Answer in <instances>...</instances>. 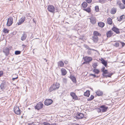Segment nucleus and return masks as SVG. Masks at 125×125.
<instances>
[{
	"mask_svg": "<svg viewBox=\"0 0 125 125\" xmlns=\"http://www.w3.org/2000/svg\"><path fill=\"white\" fill-rule=\"evenodd\" d=\"M60 86V85L59 83H54L51 85V87L49 88L48 91L50 92H51L52 91L57 90L58 89Z\"/></svg>",
	"mask_w": 125,
	"mask_h": 125,
	"instance_id": "1",
	"label": "nucleus"
},
{
	"mask_svg": "<svg viewBox=\"0 0 125 125\" xmlns=\"http://www.w3.org/2000/svg\"><path fill=\"white\" fill-rule=\"evenodd\" d=\"M14 112L17 115H20L21 113V111L19 107L14 106Z\"/></svg>",
	"mask_w": 125,
	"mask_h": 125,
	"instance_id": "2",
	"label": "nucleus"
},
{
	"mask_svg": "<svg viewBox=\"0 0 125 125\" xmlns=\"http://www.w3.org/2000/svg\"><path fill=\"white\" fill-rule=\"evenodd\" d=\"M43 106V104L41 102H39L35 106V109L37 110H39L40 109L42 108Z\"/></svg>",
	"mask_w": 125,
	"mask_h": 125,
	"instance_id": "3",
	"label": "nucleus"
},
{
	"mask_svg": "<svg viewBox=\"0 0 125 125\" xmlns=\"http://www.w3.org/2000/svg\"><path fill=\"white\" fill-rule=\"evenodd\" d=\"M13 23V19L12 17H10L8 19L7 25L9 26L12 25Z\"/></svg>",
	"mask_w": 125,
	"mask_h": 125,
	"instance_id": "4",
	"label": "nucleus"
},
{
	"mask_svg": "<svg viewBox=\"0 0 125 125\" xmlns=\"http://www.w3.org/2000/svg\"><path fill=\"white\" fill-rule=\"evenodd\" d=\"M48 9L49 11L52 13H54L55 10L54 6L52 5H49L48 7Z\"/></svg>",
	"mask_w": 125,
	"mask_h": 125,
	"instance_id": "5",
	"label": "nucleus"
},
{
	"mask_svg": "<svg viewBox=\"0 0 125 125\" xmlns=\"http://www.w3.org/2000/svg\"><path fill=\"white\" fill-rule=\"evenodd\" d=\"M117 3L121 9H123L125 8V5L123 3H121L120 1H117Z\"/></svg>",
	"mask_w": 125,
	"mask_h": 125,
	"instance_id": "6",
	"label": "nucleus"
},
{
	"mask_svg": "<svg viewBox=\"0 0 125 125\" xmlns=\"http://www.w3.org/2000/svg\"><path fill=\"white\" fill-rule=\"evenodd\" d=\"M27 32L25 31H24L23 32V34L21 38V40L22 41L25 40L27 37Z\"/></svg>",
	"mask_w": 125,
	"mask_h": 125,
	"instance_id": "7",
	"label": "nucleus"
},
{
	"mask_svg": "<svg viewBox=\"0 0 125 125\" xmlns=\"http://www.w3.org/2000/svg\"><path fill=\"white\" fill-rule=\"evenodd\" d=\"M83 59L85 61H86L88 63H89L92 60L93 58L91 57L86 56L83 58Z\"/></svg>",
	"mask_w": 125,
	"mask_h": 125,
	"instance_id": "8",
	"label": "nucleus"
},
{
	"mask_svg": "<svg viewBox=\"0 0 125 125\" xmlns=\"http://www.w3.org/2000/svg\"><path fill=\"white\" fill-rule=\"evenodd\" d=\"M52 100L50 99L46 100L44 101V104L45 105H49L51 104L52 103Z\"/></svg>",
	"mask_w": 125,
	"mask_h": 125,
	"instance_id": "9",
	"label": "nucleus"
},
{
	"mask_svg": "<svg viewBox=\"0 0 125 125\" xmlns=\"http://www.w3.org/2000/svg\"><path fill=\"white\" fill-rule=\"evenodd\" d=\"M90 22L93 25L96 22V18L92 16L89 18Z\"/></svg>",
	"mask_w": 125,
	"mask_h": 125,
	"instance_id": "10",
	"label": "nucleus"
},
{
	"mask_svg": "<svg viewBox=\"0 0 125 125\" xmlns=\"http://www.w3.org/2000/svg\"><path fill=\"white\" fill-rule=\"evenodd\" d=\"M84 115L81 113H78L77 114L76 119H80L83 117Z\"/></svg>",
	"mask_w": 125,
	"mask_h": 125,
	"instance_id": "11",
	"label": "nucleus"
},
{
	"mask_svg": "<svg viewBox=\"0 0 125 125\" xmlns=\"http://www.w3.org/2000/svg\"><path fill=\"white\" fill-rule=\"evenodd\" d=\"M70 95L73 97V99L75 100H76L78 99L77 96L76 95L75 93L73 92H71L70 93Z\"/></svg>",
	"mask_w": 125,
	"mask_h": 125,
	"instance_id": "12",
	"label": "nucleus"
},
{
	"mask_svg": "<svg viewBox=\"0 0 125 125\" xmlns=\"http://www.w3.org/2000/svg\"><path fill=\"white\" fill-rule=\"evenodd\" d=\"M25 17H23L21 18L19 20L18 22H17L18 25L21 24L25 20Z\"/></svg>",
	"mask_w": 125,
	"mask_h": 125,
	"instance_id": "13",
	"label": "nucleus"
},
{
	"mask_svg": "<svg viewBox=\"0 0 125 125\" xmlns=\"http://www.w3.org/2000/svg\"><path fill=\"white\" fill-rule=\"evenodd\" d=\"M101 109L102 112H106L107 110L108 107L105 106V105H102L100 107Z\"/></svg>",
	"mask_w": 125,
	"mask_h": 125,
	"instance_id": "14",
	"label": "nucleus"
},
{
	"mask_svg": "<svg viewBox=\"0 0 125 125\" xmlns=\"http://www.w3.org/2000/svg\"><path fill=\"white\" fill-rule=\"evenodd\" d=\"M113 34V32L111 31H109L106 33L107 36L108 38L110 37Z\"/></svg>",
	"mask_w": 125,
	"mask_h": 125,
	"instance_id": "15",
	"label": "nucleus"
},
{
	"mask_svg": "<svg viewBox=\"0 0 125 125\" xmlns=\"http://www.w3.org/2000/svg\"><path fill=\"white\" fill-rule=\"evenodd\" d=\"M10 50L9 48L6 47L3 50V52L7 56L9 53Z\"/></svg>",
	"mask_w": 125,
	"mask_h": 125,
	"instance_id": "16",
	"label": "nucleus"
},
{
	"mask_svg": "<svg viewBox=\"0 0 125 125\" xmlns=\"http://www.w3.org/2000/svg\"><path fill=\"white\" fill-rule=\"evenodd\" d=\"M5 83V82H3L1 84L0 87L1 90H3L5 89L6 87Z\"/></svg>",
	"mask_w": 125,
	"mask_h": 125,
	"instance_id": "17",
	"label": "nucleus"
},
{
	"mask_svg": "<svg viewBox=\"0 0 125 125\" xmlns=\"http://www.w3.org/2000/svg\"><path fill=\"white\" fill-rule=\"evenodd\" d=\"M97 95L98 96H102L103 94V92L102 91L98 90L95 92Z\"/></svg>",
	"mask_w": 125,
	"mask_h": 125,
	"instance_id": "18",
	"label": "nucleus"
},
{
	"mask_svg": "<svg viewBox=\"0 0 125 125\" xmlns=\"http://www.w3.org/2000/svg\"><path fill=\"white\" fill-rule=\"evenodd\" d=\"M61 71L62 75H65L67 73L66 70L64 68H62L61 69Z\"/></svg>",
	"mask_w": 125,
	"mask_h": 125,
	"instance_id": "19",
	"label": "nucleus"
},
{
	"mask_svg": "<svg viewBox=\"0 0 125 125\" xmlns=\"http://www.w3.org/2000/svg\"><path fill=\"white\" fill-rule=\"evenodd\" d=\"M93 36H101V34L99 33L98 31H95L93 32Z\"/></svg>",
	"mask_w": 125,
	"mask_h": 125,
	"instance_id": "20",
	"label": "nucleus"
},
{
	"mask_svg": "<svg viewBox=\"0 0 125 125\" xmlns=\"http://www.w3.org/2000/svg\"><path fill=\"white\" fill-rule=\"evenodd\" d=\"M57 64L58 67H63L64 66V63L63 62L61 61L58 62Z\"/></svg>",
	"mask_w": 125,
	"mask_h": 125,
	"instance_id": "21",
	"label": "nucleus"
},
{
	"mask_svg": "<svg viewBox=\"0 0 125 125\" xmlns=\"http://www.w3.org/2000/svg\"><path fill=\"white\" fill-rule=\"evenodd\" d=\"M92 40L94 42L97 43L98 41V37L97 36H93L92 37Z\"/></svg>",
	"mask_w": 125,
	"mask_h": 125,
	"instance_id": "22",
	"label": "nucleus"
},
{
	"mask_svg": "<svg viewBox=\"0 0 125 125\" xmlns=\"http://www.w3.org/2000/svg\"><path fill=\"white\" fill-rule=\"evenodd\" d=\"M112 30L115 32L117 34H119L120 33L118 29L115 27H114L112 28Z\"/></svg>",
	"mask_w": 125,
	"mask_h": 125,
	"instance_id": "23",
	"label": "nucleus"
},
{
	"mask_svg": "<svg viewBox=\"0 0 125 125\" xmlns=\"http://www.w3.org/2000/svg\"><path fill=\"white\" fill-rule=\"evenodd\" d=\"M101 62L104 65L107 67V63L106 61H105L104 59H102V60H101Z\"/></svg>",
	"mask_w": 125,
	"mask_h": 125,
	"instance_id": "24",
	"label": "nucleus"
},
{
	"mask_svg": "<svg viewBox=\"0 0 125 125\" xmlns=\"http://www.w3.org/2000/svg\"><path fill=\"white\" fill-rule=\"evenodd\" d=\"M70 78L73 82L75 83L76 82V78L74 76H70Z\"/></svg>",
	"mask_w": 125,
	"mask_h": 125,
	"instance_id": "25",
	"label": "nucleus"
},
{
	"mask_svg": "<svg viewBox=\"0 0 125 125\" xmlns=\"http://www.w3.org/2000/svg\"><path fill=\"white\" fill-rule=\"evenodd\" d=\"M116 9L115 8H113L112 9L111 11V13L113 14H114L116 12Z\"/></svg>",
	"mask_w": 125,
	"mask_h": 125,
	"instance_id": "26",
	"label": "nucleus"
},
{
	"mask_svg": "<svg viewBox=\"0 0 125 125\" xmlns=\"http://www.w3.org/2000/svg\"><path fill=\"white\" fill-rule=\"evenodd\" d=\"M98 25L99 26L101 27H103L104 26V23L102 22H98Z\"/></svg>",
	"mask_w": 125,
	"mask_h": 125,
	"instance_id": "27",
	"label": "nucleus"
},
{
	"mask_svg": "<svg viewBox=\"0 0 125 125\" xmlns=\"http://www.w3.org/2000/svg\"><path fill=\"white\" fill-rule=\"evenodd\" d=\"M107 23L111 25L112 24V20L110 18H109L107 19Z\"/></svg>",
	"mask_w": 125,
	"mask_h": 125,
	"instance_id": "28",
	"label": "nucleus"
},
{
	"mask_svg": "<svg viewBox=\"0 0 125 125\" xmlns=\"http://www.w3.org/2000/svg\"><path fill=\"white\" fill-rule=\"evenodd\" d=\"M90 91L89 90H87L86 92L84 93V95L85 96H89L90 95L89 93Z\"/></svg>",
	"mask_w": 125,
	"mask_h": 125,
	"instance_id": "29",
	"label": "nucleus"
},
{
	"mask_svg": "<svg viewBox=\"0 0 125 125\" xmlns=\"http://www.w3.org/2000/svg\"><path fill=\"white\" fill-rule=\"evenodd\" d=\"M102 72H103V76L105 77L106 75L105 74H106L108 73V72L107 70H105Z\"/></svg>",
	"mask_w": 125,
	"mask_h": 125,
	"instance_id": "30",
	"label": "nucleus"
},
{
	"mask_svg": "<svg viewBox=\"0 0 125 125\" xmlns=\"http://www.w3.org/2000/svg\"><path fill=\"white\" fill-rule=\"evenodd\" d=\"M87 6V4L86 2H84L82 4V7L84 8H86Z\"/></svg>",
	"mask_w": 125,
	"mask_h": 125,
	"instance_id": "31",
	"label": "nucleus"
},
{
	"mask_svg": "<svg viewBox=\"0 0 125 125\" xmlns=\"http://www.w3.org/2000/svg\"><path fill=\"white\" fill-rule=\"evenodd\" d=\"M115 43L113 44V45L117 47H118L120 45L119 42L118 41V42L116 41H115Z\"/></svg>",
	"mask_w": 125,
	"mask_h": 125,
	"instance_id": "32",
	"label": "nucleus"
},
{
	"mask_svg": "<svg viewBox=\"0 0 125 125\" xmlns=\"http://www.w3.org/2000/svg\"><path fill=\"white\" fill-rule=\"evenodd\" d=\"M93 71L94 72L97 74H98L99 73V70L96 69V68L94 69Z\"/></svg>",
	"mask_w": 125,
	"mask_h": 125,
	"instance_id": "33",
	"label": "nucleus"
},
{
	"mask_svg": "<svg viewBox=\"0 0 125 125\" xmlns=\"http://www.w3.org/2000/svg\"><path fill=\"white\" fill-rule=\"evenodd\" d=\"M94 98V96L93 95H91L89 98L87 99V100L88 101H91Z\"/></svg>",
	"mask_w": 125,
	"mask_h": 125,
	"instance_id": "34",
	"label": "nucleus"
},
{
	"mask_svg": "<svg viewBox=\"0 0 125 125\" xmlns=\"http://www.w3.org/2000/svg\"><path fill=\"white\" fill-rule=\"evenodd\" d=\"M84 10L86 11L88 13H89L91 11V9L90 8L88 7L86 9H84Z\"/></svg>",
	"mask_w": 125,
	"mask_h": 125,
	"instance_id": "35",
	"label": "nucleus"
},
{
	"mask_svg": "<svg viewBox=\"0 0 125 125\" xmlns=\"http://www.w3.org/2000/svg\"><path fill=\"white\" fill-rule=\"evenodd\" d=\"M108 74L107 75H106V77H111V76L114 74V73H107Z\"/></svg>",
	"mask_w": 125,
	"mask_h": 125,
	"instance_id": "36",
	"label": "nucleus"
},
{
	"mask_svg": "<svg viewBox=\"0 0 125 125\" xmlns=\"http://www.w3.org/2000/svg\"><path fill=\"white\" fill-rule=\"evenodd\" d=\"M118 42H119L120 45H122V47H124L125 45V43L119 41Z\"/></svg>",
	"mask_w": 125,
	"mask_h": 125,
	"instance_id": "37",
	"label": "nucleus"
},
{
	"mask_svg": "<svg viewBox=\"0 0 125 125\" xmlns=\"http://www.w3.org/2000/svg\"><path fill=\"white\" fill-rule=\"evenodd\" d=\"M98 66L97 63H94L93 65V67L94 69L96 68V67Z\"/></svg>",
	"mask_w": 125,
	"mask_h": 125,
	"instance_id": "38",
	"label": "nucleus"
},
{
	"mask_svg": "<svg viewBox=\"0 0 125 125\" xmlns=\"http://www.w3.org/2000/svg\"><path fill=\"white\" fill-rule=\"evenodd\" d=\"M21 52L19 51H17L15 52V54L16 55H18L21 53Z\"/></svg>",
	"mask_w": 125,
	"mask_h": 125,
	"instance_id": "39",
	"label": "nucleus"
},
{
	"mask_svg": "<svg viewBox=\"0 0 125 125\" xmlns=\"http://www.w3.org/2000/svg\"><path fill=\"white\" fill-rule=\"evenodd\" d=\"M98 2L101 3H104L105 2V0H98Z\"/></svg>",
	"mask_w": 125,
	"mask_h": 125,
	"instance_id": "40",
	"label": "nucleus"
},
{
	"mask_svg": "<svg viewBox=\"0 0 125 125\" xmlns=\"http://www.w3.org/2000/svg\"><path fill=\"white\" fill-rule=\"evenodd\" d=\"M3 31L5 33H9V31L7 29L4 28L3 29Z\"/></svg>",
	"mask_w": 125,
	"mask_h": 125,
	"instance_id": "41",
	"label": "nucleus"
},
{
	"mask_svg": "<svg viewBox=\"0 0 125 125\" xmlns=\"http://www.w3.org/2000/svg\"><path fill=\"white\" fill-rule=\"evenodd\" d=\"M62 81L63 82L65 83H67V79L66 78H63L62 79Z\"/></svg>",
	"mask_w": 125,
	"mask_h": 125,
	"instance_id": "42",
	"label": "nucleus"
},
{
	"mask_svg": "<svg viewBox=\"0 0 125 125\" xmlns=\"http://www.w3.org/2000/svg\"><path fill=\"white\" fill-rule=\"evenodd\" d=\"M95 10L96 12L98 11L99 10L98 6H96L95 7Z\"/></svg>",
	"mask_w": 125,
	"mask_h": 125,
	"instance_id": "43",
	"label": "nucleus"
},
{
	"mask_svg": "<svg viewBox=\"0 0 125 125\" xmlns=\"http://www.w3.org/2000/svg\"><path fill=\"white\" fill-rule=\"evenodd\" d=\"M84 47L87 49H88V50H90V49H91V48H90L89 47V46L88 45H85Z\"/></svg>",
	"mask_w": 125,
	"mask_h": 125,
	"instance_id": "44",
	"label": "nucleus"
},
{
	"mask_svg": "<svg viewBox=\"0 0 125 125\" xmlns=\"http://www.w3.org/2000/svg\"><path fill=\"white\" fill-rule=\"evenodd\" d=\"M43 124L44 125H51L50 124L46 122H43Z\"/></svg>",
	"mask_w": 125,
	"mask_h": 125,
	"instance_id": "45",
	"label": "nucleus"
},
{
	"mask_svg": "<svg viewBox=\"0 0 125 125\" xmlns=\"http://www.w3.org/2000/svg\"><path fill=\"white\" fill-rule=\"evenodd\" d=\"M122 20L123 19L125 18V16L124 15H123L120 17Z\"/></svg>",
	"mask_w": 125,
	"mask_h": 125,
	"instance_id": "46",
	"label": "nucleus"
},
{
	"mask_svg": "<svg viewBox=\"0 0 125 125\" xmlns=\"http://www.w3.org/2000/svg\"><path fill=\"white\" fill-rule=\"evenodd\" d=\"M88 50L87 51V53L88 55H90L92 53V52L91 51L89 50Z\"/></svg>",
	"mask_w": 125,
	"mask_h": 125,
	"instance_id": "47",
	"label": "nucleus"
},
{
	"mask_svg": "<svg viewBox=\"0 0 125 125\" xmlns=\"http://www.w3.org/2000/svg\"><path fill=\"white\" fill-rule=\"evenodd\" d=\"M85 0L88 3H90L92 1V0Z\"/></svg>",
	"mask_w": 125,
	"mask_h": 125,
	"instance_id": "48",
	"label": "nucleus"
},
{
	"mask_svg": "<svg viewBox=\"0 0 125 125\" xmlns=\"http://www.w3.org/2000/svg\"><path fill=\"white\" fill-rule=\"evenodd\" d=\"M90 75L91 76H93L94 78H95V77H97V78H98V76H96V75L93 74H90Z\"/></svg>",
	"mask_w": 125,
	"mask_h": 125,
	"instance_id": "49",
	"label": "nucleus"
},
{
	"mask_svg": "<svg viewBox=\"0 0 125 125\" xmlns=\"http://www.w3.org/2000/svg\"><path fill=\"white\" fill-rule=\"evenodd\" d=\"M3 74V72L2 71H0V77Z\"/></svg>",
	"mask_w": 125,
	"mask_h": 125,
	"instance_id": "50",
	"label": "nucleus"
},
{
	"mask_svg": "<svg viewBox=\"0 0 125 125\" xmlns=\"http://www.w3.org/2000/svg\"><path fill=\"white\" fill-rule=\"evenodd\" d=\"M97 111L98 112H102L101 111V109L100 108H99L97 109Z\"/></svg>",
	"mask_w": 125,
	"mask_h": 125,
	"instance_id": "51",
	"label": "nucleus"
},
{
	"mask_svg": "<svg viewBox=\"0 0 125 125\" xmlns=\"http://www.w3.org/2000/svg\"><path fill=\"white\" fill-rule=\"evenodd\" d=\"M117 19L118 21H120L122 20L121 19V18H120V17H118L117 18Z\"/></svg>",
	"mask_w": 125,
	"mask_h": 125,
	"instance_id": "52",
	"label": "nucleus"
},
{
	"mask_svg": "<svg viewBox=\"0 0 125 125\" xmlns=\"http://www.w3.org/2000/svg\"><path fill=\"white\" fill-rule=\"evenodd\" d=\"M37 123L36 122H34L32 123L31 125H36Z\"/></svg>",
	"mask_w": 125,
	"mask_h": 125,
	"instance_id": "53",
	"label": "nucleus"
},
{
	"mask_svg": "<svg viewBox=\"0 0 125 125\" xmlns=\"http://www.w3.org/2000/svg\"><path fill=\"white\" fill-rule=\"evenodd\" d=\"M64 63L65 64H67L68 63V62L66 60H65L64 62Z\"/></svg>",
	"mask_w": 125,
	"mask_h": 125,
	"instance_id": "54",
	"label": "nucleus"
},
{
	"mask_svg": "<svg viewBox=\"0 0 125 125\" xmlns=\"http://www.w3.org/2000/svg\"><path fill=\"white\" fill-rule=\"evenodd\" d=\"M105 69V67H103L102 69H101V71L102 72L103 71H104V70Z\"/></svg>",
	"mask_w": 125,
	"mask_h": 125,
	"instance_id": "55",
	"label": "nucleus"
},
{
	"mask_svg": "<svg viewBox=\"0 0 125 125\" xmlns=\"http://www.w3.org/2000/svg\"><path fill=\"white\" fill-rule=\"evenodd\" d=\"M122 3L125 5V0H122Z\"/></svg>",
	"mask_w": 125,
	"mask_h": 125,
	"instance_id": "56",
	"label": "nucleus"
},
{
	"mask_svg": "<svg viewBox=\"0 0 125 125\" xmlns=\"http://www.w3.org/2000/svg\"><path fill=\"white\" fill-rule=\"evenodd\" d=\"M18 78V77H17L16 78H12V80L13 81H14L15 80V79H17Z\"/></svg>",
	"mask_w": 125,
	"mask_h": 125,
	"instance_id": "57",
	"label": "nucleus"
},
{
	"mask_svg": "<svg viewBox=\"0 0 125 125\" xmlns=\"http://www.w3.org/2000/svg\"><path fill=\"white\" fill-rule=\"evenodd\" d=\"M51 125H58L57 124L53 123L51 124Z\"/></svg>",
	"mask_w": 125,
	"mask_h": 125,
	"instance_id": "58",
	"label": "nucleus"
},
{
	"mask_svg": "<svg viewBox=\"0 0 125 125\" xmlns=\"http://www.w3.org/2000/svg\"><path fill=\"white\" fill-rule=\"evenodd\" d=\"M83 37H80L79 38V40H83Z\"/></svg>",
	"mask_w": 125,
	"mask_h": 125,
	"instance_id": "59",
	"label": "nucleus"
},
{
	"mask_svg": "<svg viewBox=\"0 0 125 125\" xmlns=\"http://www.w3.org/2000/svg\"><path fill=\"white\" fill-rule=\"evenodd\" d=\"M22 46L23 47V48H25V47L26 46L24 45V44H23L22 45Z\"/></svg>",
	"mask_w": 125,
	"mask_h": 125,
	"instance_id": "60",
	"label": "nucleus"
},
{
	"mask_svg": "<svg viewBox=\"0 0 125 125\" xmlns=\"http://www.w3.org/2000/svg\"><path fill=\"white\" fill-rule=\"evenodd\" d=\"M88 62L86 61H85V62H84L83 64H84L85 63H87Z\"/></svg>",
	"mask_w": 125,
	"mask_h": 125,
	"instance_id": "61",
	"label": "nucleus"
},
{
	"mask_svg": "<svg viewBox=\"0 0 125 125\" xmlns=\"http://www.w3.org/2000/svg\"><path fill=\"white\" fill-rule=\"evenodd\" d=\"M31 124H32V123H28V125H31Z\"/></svg>",
	"mask_w": 125,
	"mask_h": 125,
	"instance_id": "62",
	"label": "nucleus"
},
{
	"mask_svg": "<svg viewBox=\"0 0 125 125\" xmlns=\"http://www.w3.org/2000/svg\"><path fill=\"white\" fill-rule=\"evenodd\" d=\"M44 59L46 61V62H47V60L45 58H44Z\"/></svg>",
	"mask_w": 125,
	"mask_h": 125,
	"instance_id": "63",
	"label": "nucleus"
},
{
	"mask_svg": "<svg viewBox=\"0 0 125 125\" xmlns=\"http://www.w3.org/2000/svg\"><path fill=\"white\" fill-rule=\"evenodd\" d=\"M90 50H92L94 51H95V50H94V49H90Z\"/></svg>",
	"mask_w": 125,
	"mask_h": 125,
	"instance_id": "64",
	"label": "nucleus"
}]
</instances>
